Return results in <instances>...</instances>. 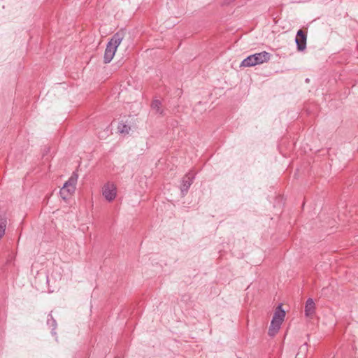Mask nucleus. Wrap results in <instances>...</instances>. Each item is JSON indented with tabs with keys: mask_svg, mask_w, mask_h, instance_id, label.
Instances as JSON below:
<instances>
[{
	"mask_svg": "<svg viewBox=\"0 0 358 358\" xmlns=\"http://www.w3.org/2000/svg\"><path fill=\"white\" fill-rule=\"evenodd\" d=\"M123 38L124 34L122 32H117L112 36L105 50L103 57V62L105 64H108L111 62L117 47L120 45Z\"/></svg>",
	"mask_w": 358,
	"mask_h": 358,
	"instance_id": "obj_1",
	"label": "nucleus"
},
{
	"mask_svg": "<svg viewBox=\"0 0 358 358\" xmlns=\"http://www.w3.org/2000/svg\"><path fill=\"white\" fill-rule=\"evenodd\" d=\"M285 315V311L282 308V304L278 305L270 324V336H274L278 332Z\"/></svg>",
	"mask_w": 358,
	"mask_h": 358,
	"instance_id": "obj_2",
	"label": "nucleus"
},
{
	"mask_svg": "<svg viewBox=\"0 0 358 358\" xmlns=\"http://www.w3.org/2000/svg\"><path fill=\"white\" fill-rule=\"evenodd\" d=\"M117 187L113 182H108L102 187V195L108 202L115 200L117 196Z\"/></svg>",
	"mask_w": 358,
	"mask_h": 358,
	"instance_id": "obj_3",
	"label": "nucleus"
},
{
	"mask_svg": "<svg viewBox=\"0 0 358 358\" xmlns=\"http://www.w3.org/2000/svg\"><path fill=\"white\" fill-rule=\"evenodd\" d=\"M76 188V180H67L60 189V194L63 199H66L74 193Z\"/></svg>",
	"mask_w": 358,
	"mask_h": 358,
	"instance_id": "obj_4",
	"label": "nucleus"
},
{
	"mask_svg": "<svg viewBox=\"0 0 358 358\" xmlns=\"http://www.w3.org/2000/svg\"><path fill=\"white\" fill-rule=\"evenodd\" d=\"M306 40H307V33L304 31L303 29H299L297 31L295 41L297 45V49L299 51H303L306 48Z\"/></svg>",
	"mask_w": 358,
	"mask_h": 358,
	"instance_id": "obj_5",
	"label": "nucleus"
},
{
	"mask_svg": "<svg viewBox=\"0 0 358 358\" xmlns=\"http://www.w3.org/2000/svg\"><path fill=\"white\" fill-rule=\"evenodd\" d=\"M305 315L307 317H312L315 312V303L313 299H307L305 305Z\"/></svg>",
	"mask_w": 358,
	"mask_h": 358,
	"instance_id": "obj_6",
	"label": "nucleus"
},
{
	"mask_svg": "<svg viewBox=\"0 0 358 358\" xmlns=\"http://www.w3.org/2000/svg\"><path fill=\"white\" fill-rule=\"evenodd\" d=\"M253 57L255 58L256 65L262 64L268 60V53L266 51L253 54Z\"/></svg>",
	"mask_w": 358,
	"mask_h": 358,
	"instance_id": "obj_7",
	"label": "nucleus"
},
{
	"mask_svg": "<svg viewBox=\"0 0 358 358\" xmlns=\"http://www.w3.org/2000/svg\"><path fill=\"white\" fill-rule=\"evenodd\" d=\"M151 108L155 112V113L163 115L164 110L162 108V103L161 101L157 99L153 100L151 103Z\"/></svg>",
	"mask_w": 358,
	"mask_h": 358,
	"instance_id": "obj_8",
	"label": "nucleus"
},
{
	"mask_svg": "<svg viewBox=\"0 0 358 358\" xmlns=\"http://www.w3.org/2000/svg\"><path fill=\"white\" fill-rule=\"evenodd\" d=\"M255 57H253V55L248 56L245 59H244L241 64V66L242 67H251L256 66Z\"/></svg>",
	"mask_w": 358,
	"mask_h": 358,
	"instance_id": "obj_9",
	"label": "nucleus"
},
{
	"mask_svg": "<svg viewBox=\"0 0 358 358\" xmlns=\"http://www.w3.org/2000/svg\"><path fill=\"white\" fill-rule=\"evenodd\" d=\"M7 226V219L4 216L0 215V239L5 234V231Z\"/></svg>",
	"mask_w": 358,
	"mask_h": 358,
	"instance_id": "obj_10",
	"label": "nucleus"
},
{
	"mask_svg": "<svg viewBox=\"0 0 358 358\" xmlns=\"http://www.w3.org/2000/svg\"><path fill=\"white\" fill-rule=\"evenodd\" d=\"M308 352V345L304 343L299 347V352H297L295 358H304Z\"/></svg>",
	"mask_w": 358,
	"mask_h": 358,
	"instance_id": "obj_11",
	"label": "nucleus"
},
{
	"mask_svg": "<svg viewBox=\"0 0 358 358\" xmlns=\"http://www.w3.org/2000/svg\"><path fill=\"white\" fill-rule=\"evenodd\" d=\"M117 129L122 134H128L130 130V127L124 123L120 122L117 126Z\"/></svg>",
	"mask_w": 358,
	"mask_h": 358,
	"instance_id": "obj_12",
	"label": "nucleus"
},
{
	"mask_svg": "<svg viewBox=\"0 0 358 358\" xmlns=\"http://www.w3.org/2000/svg\"><path fill=\"white\" fill-rule=\"evenodd\" d=\"M190 186L191 180H182V185L180 187L182 194H184L185 192H187Z\"/></svg>",
	"mask_w": 358,
	"mask_h": 358,
	"instance_id": "obj_13",
	"label": "nucleus"
},
{
	"mask_svg": "<svg viewBox=\"0 0 358 358\" xmlns=\"http://www.w3.org/2000/svg\"><path fill=\"white\" fill-rule=\"evenodd\" d=\"M47 323L49 326L53 327L52 331L55 330V327H56V321L53 319V317H52L51 315H48V319Z\"/></svg>",
	"mask_w": 358,
	"mask_h": 358,
	"instance_id": "obj_14",
	"label": "nucleus"
},
{
	"mask_svg": "<svg viewBox=\"0 0 358 358\" xmlns=\"http://www.w3.org/2000/svg\"><path fill=\"white\" fill-rule=\"evenodd\" d=\"M282 206H283L282 197H279L278 199V203L276 204V206L275 205L274 207L278 208V212H280Z\"/></svg>",
	"mask_w": 358,
	"mask_h": 358,
	"instance_id": "obj_15",
	"label": "nucleus"
},
{
	"mask_svg": "<svg viewBox=\"0 0 358 358\" xmlns=\"http://www.w3.org/2000/svg\"><path fill=\"white\" fill-rule=\"evenodd\" d=\"M186 179L190 180V179H194L195 178V173L194 171H190L187 174H186Z\"/></svg>",
	"mask_w": 358,
	"mask_h": 358,
	"instance_id": "obj_16",
	"label": "nucleus"
},
{
	"mask_svg": "<svg viewBox=\"0 0 358 358\" xmlns=\"http://www.w3.org/2000/svg\"><path fill=\"white\" fill-rule=\"evenodd\" d=\"M78 178V174L74 171V172H73L72 176L69 179L73 180V179H77Z\"/></svg>",
	"mask_w": 358,
	"mask_h": 358,
	"instance_id": "obj_17",
	"label": "nucleus"
},
{
	"mask_svg": "<svg viewBox=\"0 0 358 358\" xmlns=\"http://www.w3.org/2000/svg\"><path fill=\"white\" fill-rule=\"evenodd\" d=\"M115 358H120V357H115Z\"/></svg>",
	"mask_w": 358,
	"mask_h": 358,
	"instance_id": "obj_18",
	"label": "nucleus"
}]
</instances>
